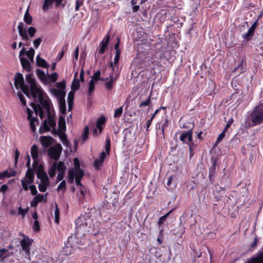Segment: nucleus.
Returning <instances> with one entry per match:
<instances>
[{
    "label": "nucleus",
    "instance_id": "1",
    "mask_svg": "<svg viewBox=\"0 0 263 263\" xmlns=\"http://www.w3.org/2000/svg\"><path fill=\"white\" fill-rule=\"evenodd\" d=\"M249 116L253 126L263 123V103L256 106Z\"/></svg>",
    "mask_w": 263,
    "mask_h": 263
},
{
    "label": "nucleus",
    "instance_id": "2",
    "mask_svg": "<svg viewBox=\"0 0 263 263\" xmlns=\"http://www.w3.org/2000/svg\"><path fill=\"white\" fill-rule=\"evenodd\" d=\"M91 220L88 214H82L75 221L77 229H83L90 225Z\"/></svg>",
    "mask_w": 263,
    "mask_h": 263
},
{
    "label": "nucleus",
    "instance_id": "3",
    "mask_svg": "<svg viewBox=\"0 0 263 263\" xmlns=\"http://www.w3.org/2000/svg\"><path fill=\"white\" fill-rule=\"evenodd\" d=\"M62 150L63 148L61 145L57 143L49 148L48 156L51 159L54 160L55 162H57L60 157Z\"/></svg>",
    "mask_w": 263,
    "mask_h": 263
},
{
    "label": "nucleus",
    "instance_id": "4",
    "mask_svg": "<svg viewBox=\"0 0 263 263\" xmlns=\"http://www.w3.org/2000/svg\"><path fill=\"white\" fill-rule=\"evenodd\" d=\"M193 127L191 128L188 130H184L179 132V140L182 142V143L186 144L187 145H189L190 143H193Z\"/></svg>",
    "mask_w": 263,
    "mask_h": 263
},
{
    "label": "nucleus",
    "instance_id": "5",
    "mask_svg": "<svg viewBox=\"0 0 263 263\" xmlns=\"http://www.w3.org/2000/svg\"><path fill=\"white\" fill-rule=\"evenodd\" d=\"M63 0H44L42 6V10L43 11H47L52 6L53 2H55V5L57 8L62 5ZM65 4L62 5V7H64Z\"/></svg>",
    "mask_w": 263,
    "mask_h": 263
},
{
    "label": "nucleus",
    "instance_id": "6",
    "mask_svg": "<svg viewBox=\"0 0 263 263\" xmlns=\"http://www.w3.org/2000/svg\"><path fill=\"white\" fill-rule=\"evenodd\" d=\"M32 241L33 240L29 239L27 236H25L21 241L22 249L27 255L30 254V246Z\"/></svg>",
    "mask_w": 263,
    "mask_h": 263
},
{
    "label": "nucleus",
    "instance_id": "7",
    "mask_svg": "<svg viewBox=\"0 0 263 263\" xmlns=\"http://www.w3.org/2000/svg\"><path fill=\"white\" fill-rule=\"evenodd\" d=\"M44 201L45 202L47 201V194H37L32 200L30 202L31 207H36L39 202Z\"/></svg>",
    "mask_w": 263,
    "mask_h": 263
},
{
    "label": "nucleus",
    "instance_id": "8",
    "mask_svg": "<svg viewBox=\"0 0 263 263\" xmlns=\"http://www.w3.org/2000/svg\"><path fill=\"white\" fill-rule=\"evenodd\" d=\"M40 142L44 147L47 148L53 144L55 140L51 136H43L40 137Z\"/></svg>",
    "mask_w": 263,
    "mask_h": 263
},
{
    "label": "nucleus",
    "instance_id": "9",
    "mask_svg": "<svg viewBox=\"0 0 263 263\" xmlns=\"http://www.w3.org/2000/svg\"><path fill=\"white\" fill-rule=\"evenodd\" d=\"M30 91L33 98H36L37 97L39 100L42 99V97H43L42 89L40 87H37L36 84L30 87Z\"/></svg>",
    "mask_w": 263,
    "mask_h": 263
},
{
    "label": "nucleus",
    "instance_id": "10",
    "mask_svg": "<svg viewBox=\"0 0 263 263\" xmlns=\"http://www.w3.org/2000/svg\"><path fill=\"white\" fill-rule=\"evenodd\" d=\"M37 177L41 179V181H48L49 179L47 173L44 170V167L42 164H40L37 171Z\"/></svg>",
    "mask_w": 263,
    "mask_h": 263
},
{
    "label": "nucleus",
    "instance_id": "11",
    "mask_svg": "<svg viewBox=\"0 0 263 263\" xmlns=\"http://www.w3.org/2000/svg\"><path fill=\"white\" fill-rule=\"evenodd\" d=\"M109 41V35L107 34L101 42L100 44V49L99 50V54H102L104 53L106 48L108 46Z\"/></svg>",
    "mask_w": 263,
    "mask_h": 263
},
{
    "label": "nucleus",
    "instance_id": "12",
    "mask_svg": "<svg viewBox=\"0 0 263 263\" xmlns=\"http://www.w3.org/2000/svg\"><path fill=\"white\" fill-rule=\"evenodd\" d=\"M24 84V80L23 74L20 72H17L14 77V86L18 89L19 87Z\"/></svg>",
    "mask_w": 263,
    "mask_h": 263
},
{
    "label": "nucleus",
    "instance_id": "13",
    "mask_svg": "<svg viewBox=\"0 0 263 263\" xmlns=\"http://www.w3.org/2000/svg\"><path fill=\"white\" fill-rule=\"evenodd\" d=\"M216 161L214 160L212 165L209 168V178L211 184L214 181V177L216 173Z\"/></svg>",
    "mask_w": 263,
    "mask_h": 263
},
{
    "label": "nucleus",
    "instance_id": "14",
    "mask_svg": "<svg viewBox=\"0 0 263 263\" xmlns=\"http://www.w3.org/2000/svg\"><path fill=\"white\" fill-rule=\"evenodd\" d=\"M18 33L22 37L23 40H28V37L26 33V28L24 27L23 23L21 22L19 23L18 26Z\"/></svg>",
    "mask_w": 263,
    "mask_h": 263
},
{
    "label": "nucleus",
    "instance_id": "15",
    "mask_svg": "<svg viewBox=\"0 0 263 263\" xmlns=\"http://www.w3.org/2000/svg\"><path fill=\"white\" fill-rule=\"evenodd\" d=\"M39 101L43 108L46 110L47 114H50V100L44 99L43 96L42 99H39Z\"/></svg>",
    "mask_w": 263,
    "mask_h": 263
},
{
    "label": "nucleus",
    "instance_id": "16",
    "mask_svg": "<svg viewBox=\"0 0 263 263\" xmlns=\"http://www.w3.org/2000/svg\"><path fill=\"white\" fill-rule=\"evenodd\" d=\"M106 118L104 116L98 118L96 122V127L99 129V134H101L103 129V125L105 124Z\"/></svg>",
    "mask_w": 263,
    "mask_h": 263
},
{
    "label": "nucleus",
    "instance_id": "17",
    "mask_svg": "<svg viewBox=\"0 0 263 263\" xmlns=\"http://www.w3.org/2000/svg\"><path fill=\"white\" fill-rule=\"evenodd\" d=\"M20 60L23 68L28 72L30 71L31 67L30 62L24 57H21Z\"/></svg>",
    "mask_w": 263,
    "mask_h": 263
},
{
    "label": "nucleus",
    "instance_id": "18",
    "mask_svg": "<svg viewBox=\"0 0 263 263\" xmlns=\"http://www.w3.org/2000/svg\"><path fill=\"white\" fill-rule=\"evenodd\" d=\"M246 263H263V251L256 257L248 259Z\"/></svg>",
    "mask_w": 263,
    "mask_h": 263
},
{
    "label": "nucleus",
    "instance_id": "19",
    "mask_svg": "<svg viewBox=\"0 0 263 263\" xmlns=\"http://www.w3.org/2000/svg\"><path fill=\"white\" fill-rule=\"evenodd\" d=\"M65 116H60L59 119V132H65L66 129Z\"/></svg>",
    "mask_w": 263,
    "mask_h": 263
},
{
    "label": "nucleus",
    "instance_id": "20",
    "mask_svg": "<svg viewBox=\"0 0 263 263\" xmlns=\"http://www.w3.org/2000/svg\"><path fill=\"white\" fill-rule=\"evenodd\" d=\"M36 65L39 67L48 68L49 65L44 59L41 58L39 55H37L36 58Z\"/></svg>",
    "mask_w": 263,
    "mask_h": 263
},
{
    "label": "nucleus",
    "instance_id": "21",
    "mask_svg": "<svg viewBox=\"0 0 263 263\" xmlns=\"http://www.w3.org/2000/svg\"><path fill=\"white\" fill-rule=\"evenodd\" d=\"M78 74V72H76L75 74H74V79L73 80L72 82V84H71V91L72 92H74L77 90L78 89H79V88H80V80L78 79H76V77Z\"/></svg>",
    "mask_w": 263,
    "mask_h": 263
},
{
    "label": "nucleus",
    "instance_id": "22",
    "mask_svg": "<svg viewBox=\"0 0 263 263\" xmlns=\"http://www.w3.org/2000/svg\"><path fill=\"white\" fill-rule=\"evenodd\" d=\"M25 180H29V183H33L34 178L33 170L31 168H29L25 174Z\"/></svg>",
    "mask_w": 263,
    "mask_h": 263
},
{
    "label": "nucleus",
    "instance_id": "23",
    "mask_svg": "<svg viewBox=\"0 0 263 263\" xmlns=\"http://www.w3.org/2000/svg\"><path fill=\"white\" fill-rule=\"evenodd\" d=\"M86 194V189L84 186L80 187L77 193V195L80 201H83L84 199L85 194Z\"/></svg>",
    "mask_w": 263,
    "mask_h": 263
},
{
    "label": "nucleus",
    "instance_id": "24",
    "mask_svg": "<svg viewBox=\"0 0 263 263\" xmlns=\"http://www.w3.org/2000/svg\"><path fill=\"white\" fill-rule=\"evenodd\" d=\"M74 92L70 91L68 96V111H71L73 108V100H74Z\"/></svg>",
    "mask_w": 263,
    "mask_h": 263
},
{
    "label": "nucleus",
    "instance_id": "25",
    "mask_svg": "<svg viewBox=\"0 0 263 263\" xmlns=\"http://www.w3.org/2000/svg\"><path fill=\"white\" fill-rule=\"evenodd\" d=\"M109 81H107L105 84V88L109 90H111L113 87V82L116 81V79L114 78L113 72L109 76Z\"/></svg>",
    "mask_w": 263,
    "mask_h": 263
},
{
    "label": "nucleus",
    "instance_id": "26",
    "mask_svg": "<svg viewBox=\"0 0 263 263\" xmlns=\"http://www.w3.org/2000/svg\"><path fill=\"white\" fill-rule=\"evenodd\" d=\"M31 155L33 160L37 159L39 157L38 147L36 144H33L31 147Z\"/></svg>",
    "mask_w": 263,
    "mask_h": 263
},
{
    "label": "nucleus",
    "instance_id": "27",
    "mask_svg": "<svg viewBox=\"0 0 263 263\" xmlns=\"http://www.w3.org/2000/svg\"><path fill=\"white\" fill-rule=\"evenodd\" d=\"M59 105L60 112L65 116L66 112V106L65 104V100H62L59 101Z\"/></svg>",
    "mask_w": 263,
    "mask_h": 263
},
{
    "label": "nucleus",
    "instance_id": "28",
    "mask_svg": "<svg viewBox=\"0 0 263 263\" xmlns=\"http://www.w3.org/2000/svg\"><path fill=\"white\" fill-rule=\"evenodd\" d=\"M173 210L174 209L171 210L164 215L160 217L158 221V225L159 227L164 223V221L166 220V219H167L168 216L171 214V213L173 211Z\"/></svg>",
    "mask_w": 263,
    "mask_h": 263
},
{
    "label": "nucleus",
    "instance_id": "29",
    "mask_svg": "<svg viewBox=\"0 0 263 263\" xmlns=\"http://www.w3.org/2000/svg\"><path fill=\"white\" fill-rule=\"evenodd\" d=\"M75 176V171L73 168H71L68 171V182L72 183L74 181Z\"/></svg>",
    "mask_w": 263,
    "mask_h": 263
},
{
    "label": "nucleus",
    "instance_id": "30",
    "mask_svg": "<svg viewBox=\"0 0 263 263\" xmlns=\"http://www.w3.org/2000/svg\"><path fill=\"white\" fill-rule=\"evenodd\" d=\"M24 21L28 25H31L32 23V17L29 13L28 10H27L24 16Z\"/></svg>",
    "mask_w": 263,
    "mask_h": 263
},
{
    "label": "nucleus",
    "instance_id": "31",
    "mask_svg": "<svg viewBox=\"0 0 263 263\" xmlns=\"http://www.w3.org/2000/svg\"><path fill=\"white\" fill-rule=\"evenodd\" d=\"M49 184V181H41V183L39 184V189L41 192H45L47 190V186Z\"/></svg>",
    "mask_w": 263,
    "mask_h": 263
},
{
    "label": "nucleus",
    "instance_id": "32",
    "mask_svg": "<svg viewBox=\"0 0 263 263\" xmlns=\"http://www.w3.org/2000/svg\"><path fill=\"white\" fill-rule=\"evenodd\" d=\"M57 169L58 170V172L65 173L66 166L63 161H59L58 163H57Z\"/></svg>",
    "mask_w": 263,
    "mask_h": 263
},
{
    "label": "nucleus",
    "instance_id": "33",
    "mask_svg": "<svg viewBox=\"0 0 263 263\" xmlns=\"http://www.w3.org/2000/svg\"><path fill=\"white\" fill-rule=\"evenodd\" d=\"M89 137V127L85 126L84 128L83 134L82 135V139L83 142L86 141Z\"/></svg>",
    "mask_w": 263,
    "mask_h": 263
},
{
    "label": "nucleus",
    "instance_id": "34",
    "mask_svg": "<svg viewBox=\"0 0 263 263\" xmlns=\"http://www.w3.org/2000/svg\"><path fill=\"white\" fill-rule=\"evenodd\" d=\"M254 33L250 30H248L247 33L242 35V38L246 41H250L252 40Z\"/></svg>",
    "mask_w": 263,
    "mask_h": 263
},
{
    "label": "nucleus",
    "instance_id": "35",
    "mask_svg": "<svg viewBox=\"0 0 263 263\" xmlns=\"http://www.w3.org/2000/svg\"><path fill=\"white\" fill-rule=\"evenodd\" d=\"M36 74L37 76V77L39 78V79L41 80V81H45L46 80V76H45V74L44 73V72L40 69H37L36 70Z\"/></svg>",
    "mask_w": 263,
    "mask_h": 263
},
{
    "label": "nucleus",
    "instance_id": "36",
    "mask_svg": "<svg viewBox=\"0 0 263 263\" xmlns=\"http://www.w3.org/2000/svg\"><path fill=\"white\" fill-rule=\"evenodd\" d=\"M32 76V74L29 73L27 74L26 77V80L30 84V87L36 84L35 80L33 78Z\"/></svg>",
    "mask_w": 263,
    "mask_h": 263
},
{
    "label": "nucleus",
    "instance_id": "37",
    "mask_svg": "<svg viewBox=\"0 0 263 263\" xmlns=\"http://www.w3.org/2000/svg\"><path fill=\"white\" fill-rule=\"evenodd\" d=\"M105 149L107 154H109L110 150V139L109 136H107L105 139Z\"/></svg>",
    "mask_w": 263,
    "mask_h": 263
},
{
    "label": "nucleus",
    "instance_id": "38",
    "mask_svg": "<svg viewBox=\"0 0 263 263\" xmlns=\"http://www.w3.org/2000/svg\"><path fill=\"white\" fill-rule=\"evenodd\" d=\"M101 72L100 70H97L93 75L92 79L94 82H97L99 80H101L102 81H106L108 80V78L105 79H100Z\"/></svg>",
    "mask_w": 263,
    "mask_h": 263
},
{
    "label": "nucleus",
    "instance_id": "39",
    "mask_svg": "<svg viewBox=\"0 0 263 263\" xmlns=\"http://www.w3.org/2000/svg\"><path fill=\"white\" fill-rule=\"evenodd\" d=\"M101 159L100 158L96 159L93 162V166L96 170H99L101 166L102 165L104 161L101 160Z\"/></svg>",
    "mask_w": 263,
    "mask_h": 263
},
{
    "label": "nucleus",
    "instance_id": "40",
    "mask_svg": "<svg viewBox=\"0 0 263 263\" xmlns=\"http://www.w3.org/2000/svg\"><path fill=\"white\" fill-rule=\"evenodd\" d=\"M57 170V162H54L51 168L49 170L48 174L51 178L53 177L55 175V171Z\"/></svg>",
    "mask_w": 263,
    "mask_h": 263
},
{
    "label": "nucleus",
    "instance_id": "41",
    "mask_svg": "<svg viewBox=\"0 0 263 263\" xmlns=\"http://www.w3.org/2000/svg\"><path fill=\"white\" fill-rule=\"evenodd\" d=\"M47 117L49 125L52 127H55L56 126V122L54 119V118L52 116L51 114H47Z\"/></svg>",
    "mask_w": 263,
    "mask_h": 263
},
{
    "label": "nucleus",
    "instance_id": "42",
    "mask_svg": "<svg viewBox=\"0 0 263 263\" xmlns=\"http://www.w3.org/2000/svg\"><path fill=\"white\" fill-rule=\"evenodd\" d=\"M13 175H14V174H11L7 170H5L0 173V180H2L5 178H10Z\"/></svg>",
    "mask_w": 263,
    "mask_h": 263
},
{
    "label": "nucleus",
    "instance_id": "43",
    "mask_svg": "<svg viewBox=\"0 0 263 263\" xmlns=\"http://www.w3.org/2000/svg\"><path fill=\"white\" fill-rule=\"evenodd\" d=\"M55 93L59 98V101L65 100V92L63 90H56Z\"/></svg>",
    "mask_w": 263,
    "mask_h": 263
},
{
    "label": "nucleus",
    "instance_id": "44",
    "mask_svg": "<svg viewBox=\"0 0 263 263\" xmlns=\"http://www.w3.org/2000/svg\"><path fill=\"white\" fill-rule=\"evenodd\" d=\"M95 89V82L93 80H91L89 83V88L88 90L87 93L88 95L90 96L92 93V92L94 91Z\"/></svg>",
    "mask_w": 263,
    "mask_h": 263
},
{
    "label": "nucleus",
    "instance_id": "45",
    "mask_svg": "<svg viewBox=\"0 0 263 263\" xmlns=\"http://www.w3.org/2000/svg\"><path fill=\"white\" fill-rule=\"evenodd\" d=\"M35 53V51L34 49L31 47L28 51L26 52V55L28 57V58L31 61H33V58Z\"/></svg>",
    "mask_w": 263,
    "mask_h": 263
},
{
    "label": "nucleus",
    "instance_id": "46",
    "mask_svg": "<svg viewBox=\"0 0 263 263\" xmlns=\"http://www.w3.org/2000/svg\"><path fill=\"white\" fill-rule=\"evenodd\" d=\"M152 94V91H151V93H150L148 98L145 101L142 102L140 104L139 107L146 106L149 105V104L151 102V98Z\"/></svg>",
    "mask_w": 263,
    "mask_h": 263
},
{
    "label": "nucleus",
    "instance_id": "47",
    "mask_svg": "<svg viewBox=\"0 0 263 263\" xmlns=\"http://www.w3.org/2000/svg\"><path fill=\"white\" fill-rule=\"evenodd\" d=\"M123 112V106H121L118 108H117L115 110V114L114 117L115 118H119L121 116Z\"/></svg>",
    "mask_w": 263,
    "mask_h": 263
},
{
    "label": "nucleus",
    "instance_id": "48",
    "mask_svg": "<svg viewBox=\"0 0 263 263\" xmlns=\"http://www.w3.org/2000/svg\"><path fill=\"white\" fill-rule=\"evenodd\" d=\"M30 121V128L32 132H34L36 130L34 121H38L37 118L34 117L29 120Z\"/></svg>",
    "mask_w": 263,
    "mask_h": 263
},
{
    "label": "nucleus",
    "instance_id": "49",
    "mask_svg": "<svg viewBox=\"0 0 263 263\" xmlns=\"http://www.w3.org/2000/svg\"><path fill=\"white\" fill-rule=\"evenodd\" d=\"M21 183H22V185L23 186V189L25 191H27L29 187V186H28V185L30 184H31L32 183H29V180H27L25 179H22Z\"/></svg>",
    "mask_w": 263,
    "mask_h": 263
},
{
    "label": "nucleus",
    "instance_id": "50",
    "mask_svg": "<svg viewBox=\"0 0 263 263\" xmlns=\"http://www.w3.org/2000/svg\"><path fill=\"white\" fill-rule=\"evenodd\" d=\"M55 222L58 223L60 219V211L58 208V205L55 204V209L54 210Z\"/></svg>",
    "mask_w": 263,
    "mask_h": 263
},
{
    "label": "nucleus",
    "instance_id": "51",
    "mask_svg": "<svg viewBox=\"0 0 263 263\" xmlns=\"http://www.w3.org/2000/svg\"><path fill=\"white\" fill-rule=\"evenodd\" d=\"M226 132L227 131L224 130V129L222 130L221 133L218 136L216 141L215 145H217L218 143H219L220 141H221L223 140V139L226 136Z\"/></svg>",
    "mask_w": 263,
    "mask_h": 263
},
{
    "label": "nucleus",
    "instance_id": "52",
    "mask_svg": "<svg viewBox=\"0 0 263 263\" xmlns=\"http://www.w3.org/2000/svg\"><path fill=\"white\" fill-rule=\"evenodd\" d=\"M75 171V176L76 177H78L79 178H82L84 175V172L82 169L77 170Z\"/></svg>",
    "mask_w": 263,
    "mask_h": 263
},
{
    "label": "nucleus",
    "instance_id": "53",
    "mask_svg": "<svg viewBox=\"0 0 263 263\" xmlns=\"http://www.w3.org/2000/svg\"><path fill=\"white\" fill-rule=\"evenodd\" d=\"M84 1L85 0H76L75 6L76 11H78L79 10L80 7L83 5Z\"/></svg>",
    "mask_w": 263,
    "mask_h": 263
},
{
    "label": "nucleus",
    "instance_id": "54",
    "mask_svg": "<svg viewBox=\"0 0 263 263\" xmlns=\"http://www.w3.org/2000/svg\"><path fill=\"white\" fill-rule=\"evenodd\" d=\"M48 77L50 81L52 82V83H54L58 80V74L57 72H54L51 74L49 75Z\"/></svg>",
    "mask_w": 263,
    "mask_h": 263
},
{
    "label": "nucleus",
    "instance_id": "55",
    "mask_svg": "<svg viewBox=\"0 0 263 263\" xmlns=\"http://www.w3.org/2000/svg\"><path fill=\"white\" fill-rule=\"evenodd\" d=\"M7 250L5 249H0V261H4L6 256L5 255L7 252Z\"/></svg>",
    "mask_w": 263,
    "mask_h": 263
},
{
    "label": "nucleus",
    "instance_id": "56",
    "mask_svg": "<svg viewBox=\"0 0 263 263\" xmlns=\"http://www.w3.org/2000/svg\"><path fill=\"white\" fill-rule=\"evenodd\" d=\"M18 97L21 101L22 104L23 106H26V101L25 99V98L24 97V95L20 92H18Z\"/></svg>",
    "mask_w": 263,
    "mask_h": 263
},
{
    "label": "nucleus",
    "instance_id": "57",
    "mask_svg": "<svg viewBox=\"0 0 263 263\" xmlns=\"http://www.w3.org/2000/svg\"><path fill=\"white\" fill-rule=\"evenodd\" d=\"M35 32H36V29L34 27H30L28 28V33L30 37H33L34 35Z\"/></svg>",
    "mask_w": 263,
    "mask_h": 263
},
{
    "label": "nucleus",
    "instance_id": "58",
    "mask_svg": "<svg viewBox=\"0 0 263 263\" xmlns=\"http://www.w3.org/2000/svg\"><path fill=\"white\" fill-rule=\"evenodd\" d=\"M66 182L65 180H62V181L58 185L57 190L58 191H60V190L65 191L66 190Z\"/></svg>",
    "mask_w": 263,
    "mask_h": 263
},
{
    "label": "nucleus",
    "instance_id": "59",
    "mask_svg": "<svg viewBox=\"0 0 263 263\" xmlns=\"http://www.w3.org/2000/svg\"><path fill=\"white\" fill-rule=\"evenodd\" d=\"M33 229L34 232H38L40 230L39 222L37 219L35 220L34 221Z\"/></svg>",
    "mask_w": 263,
    "mask_h": 263
},
{
    "label": "nucleus",
    "instance_id": "60",
    "mask_svg": "<svg viewBox=\"0 0 263 263\" xmlns=\"http://www.w3.org/2000/svg\"><path fill=\"white\" fill-rule=\"evenodd\" d=\"M42 126H43V129L44 130V132H49L50 130V127L48 125L47 120H45L44 121Z\"/></svg>",
    "mask_w": 263,
    "mask_h": 263
},
{
    "label": "nucleus",
    "instance_id": "61",
    "mask_svg": "<svg viewBox=\"0 0 263 263\" xmlns=\"http://www.w3.org/2000/svg\"><path fill=\"white\" fill-rule=\"evenodd\" d=\"M29 189H30V190L31 191V194L32 195H37V190H36L35 185H30L29 186Z\"/></svg>",
    "mask_w": 263,
    "mask_h": 263
},
{
    "label": "nucleus",
    "instance_id": "62",
    "mask_svg": "<svg viewBox=\"0 0 263 263\" xmlns=\"http://www.w3.org/2000/svg\"><path fill=\"white\" fill-rule=\"evenodd\" d=\"M73 165H74V168H75L76 170L81 169L80 168V164L79 160V159L78 158H74V159H73Z\"/></svg>",
    "mask_w": 263,
    "mask_h": 263
},
{
    "label": "nucleus",
    "instance_id": "63",
    "mask_svg": "<svg viewBox=\"0 0 263 263\" xmlns=\"http://www.w3.org/2000/svg\"><path fill=\"white\" fill-rule=\"evenodd\" d=\"M27 209H23L21 206L18 208V214L21 215L24 217L27 212Z\"/></svg>",
    "mask_w": 263,
    "mask_h": 263
},
{
    "label": "nucleus",
    "instance_id": "64",
    "mask_svg": "<svg viewBox=\"0 0 263 263\" xmlns=\"http://www.w3.org/2000/svg\"><path fill=\"white\" fill-rule=\"evenodd\" d=\"M21 90L27 96H29V90L28 88L25 84L20 86Z\"/></svg>",
    "mask_w": 263,
    "mask_h": 263
}]
</instances>
